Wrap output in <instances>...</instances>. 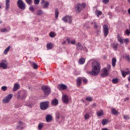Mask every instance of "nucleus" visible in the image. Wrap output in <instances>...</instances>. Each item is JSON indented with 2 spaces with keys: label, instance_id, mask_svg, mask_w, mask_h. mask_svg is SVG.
I'll use <instances>...</instances> for the list:
<instances>
[{
  "label": "nucleus",
  "instance_id": "obj_1",
  "mask_svg": "<svg viewBox=\"0 0 130 130\" xmlns=\"http://www.w3.org/2000/svg\"><path fill=\"white\" fill-rule=\"evenodd\" d=\"M92 71L90 72H87L88 74L91 75V76H97L99 73H100V64L99 62L96 61H94L92 63Z\"/></svg>",
  "mask_w": 130,
  "mask_h": 130
},
{
  "label": "nucleus",
  "instance_id": "obj_2",
  "mask_svg": "<svg viewBox=\"0 0 130 130\" xmlns=\"http://www.w3.org/2000/svg\"><path fill=\"white\" fill-rule=\"evenodd\" d=\"M42 90L43 91L45 95L46 96H48L50 93H51V90L50 89V87L48 86H43L41 87Z\"/></svg>",
  "mask_w": 130,
  "mask_h": 130
},
{
  "label": "nucleus",
  "instance_id": "obj_3",
  "mask_svg": "<svg viewBox=\"0 0 130 130\" xmlns=\"http://www.w3.org/2000/svg\"><path fill=\"white\" fill-rule=\"evenodd\" d=\"M49 106V102L46 101L40 103V108L42 110H46L47 108H48Z\"/></svg>",
  "mask_w": 130,
  "mask_h": 130
},
{
  "label": "nucleus",
  "instance_id": "obj_4",
  "mask_svg": "<svg viewBox=\"0 0 130 130\" xmlns=\"http://www.w3.org/2000/svg\"><path fill=\"white\" fill-rule=\"evenodd\" d=\"M62 21L64 22V23H69V24H72L73 22V18L71 16L66 15L64 17L62 18Z\"/></svg>",
  "mask_w": 130,
  "mask_h": 130
},
{
  "label": "nucleus",
  "instance_id": "obj_5",
  "mask_svg": "<svg viewBox=\"0 0 130 130\" xmlns=\"http://www.w3.org/2000/svg\"><path fill=\"white\" fill-rule=\"evenodd\" d=\"M86 7V5L85 4H77L76 7H75V11L77 13H80L84 8Z\"/></svg>",
  "mask_w": 130,
  "mask_h": 130
},
{
  "label": "nucleus",
  "instance_id": "obj_6",
  "mask_svg": "<svg viewBox=\"0 0 130 130\" xmlns=\"http://www.w3.org/2000/svg\"><path fill=\"white\" fill-rule=\"evenodd\" d=\"M12 98H13V94H9L3 100V103L5 104L9 103V102L11 101V99H12Z\"/></svg>",
  "mask_w": 130,
  "mask_h": 130
},
{
  "label": "nucleus",
  "instance_id": "obj_7",
  "mask_svg": "<svg viewBox=\"0 0 130 130\" xmlns=\"http://www.w3.org/2000/svg\"><path fill=\"white\" fill-rule=\"evenodd\" d=\"M17 6L21 10H25L26 5L22 0H18L17 1Z\"/></svg>",
  "mask_w": 130,
  "mask_h": 130
},
{
  "label": "nucleus",
  "instance_id": "obj_8",
  "mask_svg": "<svg viewBox=\"0 0 130 130\" xmlns=\"http://www.w3.org/2000/svg\"><path fill=\"white\" fill-rule=\"evenodd\" d=\"M21 95H18L17 98H20L21 100L25 99L27 97V91L26 90H22L20 92Z\"/></svg>",
  "mask_w": 130,
  "mask_h": 130
},
{
  "label": "nucleus",
  "instance_id": "obj_9",
  "mask_svg": "<svg viewBox=\"0 0 130 130\" xmlns=\"http://www.w3.org/2000/svg\"><path fill=\"white\" fill-rule=\"evenodd\" d=\"M55 116L56 119H59L60 118V122H62V121H64V117L61 115L59 112H57L56 113Z\"/></svg>",
  "mask_w": 130,
  "mask_h": 130
},
{
  "label": "nucleus",
  "instance_id": "obj_10",
  "mask_svg": "<svg viewBox=\"0 0 130 130\" xmlns=\"http://www.w3.org/2000/svg\"><path fill=\"white\" fill-rule=\"evenodd\" d=\"M76 48L77 50H84V51H88V50L86 48L83 47L81 43H78L77 45H76Z\"/></svg>",
  "mask_w": 130,
  "mask_h": 130
},
{
  "label": "nucleus",
  "instance_id": "obj_11",
  "mask_svg": "<svg viewBox=\"0 0 130 130\" xmlns=\"http://www.w3.org/2000/svg\"><path fill=\"white\" fill-rule=\"evenodd\" d=\"M103 31H104V34L106 37L107 35H108V33H109V29L108 28V26L106 25H104L103 26Z\"/></svg>",
  "mask_w": 130,
  "mask_h": 130
},
{
  "label": "nucleus",
  "instance_id": "obj_12",
  "mask_svg": "<svg viewBox=\"0 0 130 130\" xmlns=\"http://www.w3.org/2000/svg\"><path fill=\"white\" fill-rule=\"evenodd\" d=\"M7 60H3L2 62L0 63V68H2L3 69V70H6L8 68V64L7 63H5L4 62H6Z\"/></svg>",
  "mask_w": 130,
  "mask_h": 130
},
{
  "label": "nucleus",
  "instance_id": "obj_13",
  "mask_svg": "<svg viewBox=\"0 0 130 130\" xmlns=\"http://www.w3.org/2000/svg\"><path fill=\"white\" fill-rule=\"evenodd\" d=\"M58 89L60 91H62V90H66L68 89V86H67L66 84H59L58 86Z\"/></svg>",
  "mask_w": 130,
  "mask_h": 130
},
{
  "label": "nucleus",
  "instance_id": "obj_14",
  "mask_svg": "<svg viewBox=\"0 0 130 130\" xmlns=\"http://www.w3.org/2000/svg\"><path fill=\"white\" fill-rule=\"evenodd\" d=\"M41 5H43V8L44 9H47L48 7H49V2L42 0L41 2Z\"/></svg>",
  "mask_w": 130,
  "mask_h": 130
},
{
  "label": "nucleus",
  "instance_id": "obj_15",
  "mask_svg": "<svg viewBox=\"0 0 130 130\" xmlns=\"http://www.w3.org/2000/svg\"><path fill=\"white\" fill-rule=\"evenodd\" d=\"M108 76V70L107 68L102 69V77H107Z\"/></svg>",
  "mask_w": 130,
  "mask_h": 130
},
{
  "label": "nucleus",
  "instance_id": "obj_16",
  "mask_svg": "<svg viewBox=\"0 0 130 130\" xmlns=\"http://www.w3.org/2000/svg\"><path fill=\"white\" fill-rule=\"evenodd\" d=\"M62 100L63 103H66V104H68L69 103V96L66 94H64L62 96Z\"/></svg>",
  "mask_w": 130,
  "mask_h": 130
},
{
  "label": "nucleus",
  "instance_id": "obj_17",
  "mask_svg": "<svg viewBox=\"0 0 130 130\" xmlns=\"http://www.w3.org/2000/svg\"><path fill=\"white\" fill-rule=\"evenodd\" d=\"M52 120V116L51 115H47L46 116V121L47 122H50Z\"/></svg>",
  "mask_w": 130,
  "mask_h": 130
},
{
  "label": "nucleus",
  "instance_id": "obj_18",
  "mask_svg": "<svg viewBox=\"0 0 130 130\" xmlns=\"http://www.w3.org/2000/svg\"><path fill=\"white\" fill-rule=\"evenodd\" d=\"M52 105H53L54 106H56L58 104V100L56 99H54L52 100L51 101Z\"/></svg>",
  "mask_w": 130,
  "mask_h": 130
},
{
  "label": "nucleus",
  "instance_id": "obj_19",
  "mask_svg": "<svg viewBox=\"0 0 130 130\" xmlns=\"http://www.w3.org/2000/svg\"><path fill=\"white\" fill-rule=\"evenodd\" d=\"M67 41L69 44H73V45L76 44L75 40H71V39L69 38L67 39Z\"/></svg>",
  "mask_w": 130,
  "mask_h": 130
},
{
  "label": "nucleus",
  "instance_id": "obj_20",
  "mask_svg": "<svg viewBox=\"0 0 130 130\" xmlns=\"http://www.w3.org/2000/svg\"><path fill=\"white\" fill-rule=\"evenodd\" d=\"M96 115L98 116H103V115H104V113L103 112V110H100L97 111Z\"/></svg>",
  "mask_w": 130,
  "mask_h": 130
},
{
  "label": "nucleus",
  "instance_id": "obj_21",
  "mask_svg": "<svg viewBox=\"0 0 130 130\" xmlns=\"http://www.w3.org/2000/svg\"><path fill=\"white\" fill-rule=\"evenodd\" d=\"M121 72L122 77L123 78H125V77L126 76V75H129V74H130L129 71H127V72H124L123 71H121Z\"/></svg>",
  "mask_w": 130,
  "mask_h": 130
},
{
  "label": "nucleus",
  "instance_id": "obj_22",
  "mask_svg": "<svg viewBox=\"0 0 130 130\" xmlns=\"http://www.w3.org/2000/svg\"><path fill=\"white\" fill-rule=\"evenodd\" d=\"M11 30V27L10 26L7 27V28H2L1 29V32H9Z\"/></svg>",
  "mask_w": 130,
  "mask_h": 130
},
{
  "label": "nucleus",
  "instance_id": "obj_23",
  "mask_svg": "<svg viewBox=\"0 0 130 130\" xmlns=\"http://www.w3.org/2000/svg\"><path fill=\"white\" fill-rule=\"evenodd\" d=\"M19 88L20 85L17 83H15L14 85L13 91H17V90H19Z\"/></svg>",
  "mask_w": 130,
  "mask_h": 130
},
{
  "label": "nucleus",
  "instance_id": "obj_24",
  "mask_svg": "<svg viewBox=\"0 0 130 130\" xmlns=\"http://www.w3.org/2000/svg\"><path fill=\"white\" fill-rule=\"evenodd\" d=\"M10 9V0H6V9Z\"/></svg>",
  "mask_w": 130,
  "mask_h": 130
},
{
  "label": "nucleus",
  "instance_id": "obj_25",
  "mask_svg": "<svg viewBox=\"0 0 130 130\" xmlns=\"http://www.w3.org/2000/svg\"><path fill=\"white\" fill-rule=\"evenodd\" d=\"M81 84H82V78L79 77L77 80V86H81Z\"/></svg>",
  "mask_w": 130,
  "mask_h": 130
},
{
  "label": "nucleus",
  "instance_id": "obj_26",
  "mask_svg": "<svg viewBox=\"0 0 130 130\" xmlns=\"http://www.w3.org/2000/svg\"><path fill=\"white\" fill-rule=\"evenodd\" d=\"M116 64V58H113L112 59V67H115V64Z\"/></svg>",
  "mask_w": 130,
  "mask_h": 130
},
{
  "label": "nucleus",
  "instance_id": "obj_27",
  "mask_svg": "<svg viewBox=\"0 0 130 130\" xmlns=\"http://www.w3.org/2000/svg\"><path fill=\"white\" fill-rule=\"evenodd\" d=\"M58 15H59V12H58V9H55V17L56 19L58 18Z\"/></svg>",
  "mask_w": 130,
  "mask_h": 130
},
{
  "label": "nucleus",
  "instance_id": "obj_28",
  "mask_svg": "<svg viewBox=\"0 0 130 130\" xmlns=\"http://www.w3.org/2000/svg\"><path fill=\"white\" fill-rule=\"evenodd\" d=\"M11 49V46H8L5 50L4 52V53L5 54H8V53L9 52V51L10 50V49Z\"/></svg>",
  "mask_w": 130,
  "mask_h": 130
},
{
  "label": "nucleus",
  "instance_id": "obj_29",
  "mask_svg": "<svg viewBox=\"0 0 130 130\" xmlns=\"http://www.w3.org/2000/svg\"><path fill=\"white\" fill-rule=\"evenodd\" d=\"M79 63L80 64H84V63H85V59H84L83 58H81L79 59Z\"/></svg>",
  "mask_w": 130,
  "mask_h": 130
},
{
  "label": "nucleus",
  "instance_id": "obj_30",
  "mask_svg": "<svg viewBox=\"0 0 130 130\" xmlns=\"http://www.w3.org/2000/svg\"><path fill=\"white\" fill-rule=\"evenodd\" d=\"M53 47V45L51 43H48L47 44V48L48 49H52V48Z\"/></svg>",
  "mask_w": 130,
  "mask_h": 130
},
{
  "label": "nucleus",
  "instance_id": "obj_31",
  "mask_svg": "<svg viewBox=\"0 0 130 130\" xmlns=\"http://www.w3.org/2000/svg\"><path fill=\"white\" fill-rule=\"evenodd\" d=\"M112 113L114 114V115H117L118 114V112L116 111L115 109H112Z\"/></svg>",
  "mask_w": 130,
  "mask_h": 130
},
{
  "label": "nucleus",
  "instance_id": "obj_32",
  "mask_svg": "<svg viewBox=\"0 0 130 130\" xmlns=\"http://www.w3.org/2000/svg\"><path fill=\"white\" fill-rule=\"evenodd\" d=\"M43 126H44V124L43 123H40L38 125V129L42 130Z\"/></svg>",
  "mask_w": 130,
  "mask_h": 130
},
{
  "label": "nucleus",
  "instance_id": "obj_33",
  "mask_svg": "<svg viewBox=\"0 0 130 130\" xmlns=\"http://www.w3.org/2000/svg\"><path fill=\"white\" fill-rule=\"evenodd\" d=\"M117 40L118 41H119L120 44H123V39H122V38L120 37H118Z\"/></svg>",
  "mask_w": 130,
  "mask_h": 130
},
{
  "label": "nucleus",
  "instance_id": "obj_34",
  "mask_svg": "<svg viewBox=\"0 0 130 130\" xmlns=\"http://www.w3.org/2000/svg\"><path fill=\"white\" fill-rule=\"evenodd\" d=\"M95 15H96L97 17H99V16H101V15H102V12L99 10H96L95 11Z\"/></svg>",
  "mask_w": 130,
  "mask_h": 130
},
{
  "label": "nucleus",
  "instance_id": "obj_35",
  "mask_svg": "<svg viewBox=\"0 0 130 130\" xmlns=\"http://www.w3.org/2000/svg\"><path fill=\"white\" fill-rule=\"evenodd\" d=\"M117 46H118V44H116L115 43L112 44V47L115 50H116V49H117Z\"/></svg>",
  "mask_w": 130,
  "mask_h": 130
},
{
  "label": "nucleus",
  "instance_id": "obj_36",
  "mask_svg": "<svg viewBox=\"0 0 130 130\" xmlns=\"http://www.w3.org/2000/svg\"><path fill=\"white\" fill-rule=\"evenodd\" d=\"M113 84H117L118 83V78H114L112 80Z\"/></svg>",
  "mask_w": 130,
  "mask_h": 130
},
{
  "label": "nucleus",
  "instance_id": "obj_37",
  "mask_svg": "<svg viewBox=\"0 0 130 130\" xmlns=\"http://www.w3.org/2000/svg\"><path fill=\"white\" fill-rule=\"evenodd\" d=\"M108 123V121H107L105 119H103V120L102 121V123L103 125H105V124H107Z\"/></svg>",
  "mask_w": 130,
  "mask_h": 130
},
{
  "label": "nucleus",
  "instance_id": "obj_38",
  "mask_svg": "<svg viewBox=\"0 0 130 130\" xmlns=\"http://www.w3.org/2000/svg\"><path fill=\"white\" fill-rule=\"evenodd\" d=\"M49 36H50V37H51V38H53V37H54V36H55V33L53 31H51L49 34Z\"/></svg>",
  "mask_w": 130,
  "mask_h": 130
},
{
  "label": "nucleus",
  "instance_id": "obj_39",
  "mask_svg": "<svg viewBox=\"0 0 130 130\" xmlns=\"http://www.w3.org/2000/svg\"><path fill=\"white\" fill-rule=\"evenodd\" d=\"M90 117V114L89 113H86L85 115H84V119L85 120L87 119H89V118Z\"/></svg>",
  "mask_w": 130,
  "mask_h": 130
},
{
  "label": "nucleus",
  "instance_id": "obj_40",
  "mask_svg": "<svg viewBox=\"0 0 130 130\" xmlns=\"http://www.w3.org/2000/svg\"><path fill=\"white\" fill-rule=\"evenodd\" d=\"M42 13L43 12L41 10H38V11L37 12V15L38 16H40V15H42Z\"/></svg>",
  "mask_w": 130,
  "mask_h": 130
},
{
  "label": "nucleus",
  "instance_id": "obj_41",
  "mask_svg": "<svg viewBox=\"0 0 130 130\" xmlns=\"http://www.w3.org/2000/svg\"><path fill=\"white\" fill-rule=\"evenodd\" d=\"M32 68L35 69L36 70L38 69L37 67V64H36L35 62L32 63Z\"/></svg>",
  "mask_w": 130,
  "mask_h": 130
},
{
  "label": "nucleus",
  "instance_id": "obj_42",
  "mask_svg": "<svg viewBox=\"0 0 130 130\" xmlns=\"http://www.w3.org/2000/svg\"><path fill=\"white\" fill-rule=\"evenodd\" d=\"M25 2L29 6L32 5V0H25Z\"/></svg>",
  "mask_w": 130,
  "mask_h": 130
},
{
  "label": "nucleus",
  "instance_id": "obj_43",
  "mask_svg": "<svg viewBox=\"0 0 130 130\" xmlns=\"http://www.w3.org/2000/svg\"><path fill=\"white\" fill-rule=\"evenodd\" d=\"M123 118H124V119H125V120H127V119H129V118H130L129 115H124V116H123Z\"/></svg>",
  "mask_w": 130,
  "mask_h": 130
},
{
  "label": "nucleus",
  "instance_id": "obj_44",
  "mask_svg": "<svg viewBox=\"0 0 130 130\" xmlns=\"http://www.w3.org/2000/svg\"><path fill=\"white\" fill-rule=\"evenodd\" d=\"M86 101L91 102V101H92V100H93V99L92 98V97L88 96L86 98Z\"/></svg>",
  "mask_w": 130,
  "mask_h": 130
},
{
  "label": "nucleus",
  "instance_id": "obj_45",
  "mask_svg": "<svg viewBox=\"0 0 130 130\" xmlns=\"http://www.w3.org/2000/svg\"><path fill=\"white\" fill-rule=\"evenodd\" d=\"M1 89H2V90H3V91H7V90L8 89V87H7L6 86H4L1 87Z\"/></svg>",
  "mask_w": 130,
  "mask_h": 130
},
{
  "label": "nucleus",
  "instance_id": "obj_46",
  "mask_svg": "<svg viewBox=\"0 0 130 130\" xmlns=\"http://www.w3.org/2000/svg\"><path fill=\"white\" fill-rule=\"evenodd\" d=\"M20 126L18 127L19 128H23V127H22V125H23V122L22 121H19L18 122Z\"/></svg>",
  "mask_w": 130,
  "mask_h": 130
},
{
  "label": "nucleus",
  "instance_id": "obj_47",
  "mask_svg": "<svg viewBox=\"0 0 130 130\" xmlns=\"http://www.w3.org/2000/svg\"><path fill=\"white\" fill-rule=\"evenodd\" d=\"M124 43H125L126 44H127L128 42H129V39H128V38H126L124 40Z\"/></svg>",
  "mask_w": 130,
  "mask_h": 130
},
{
  "label": "nucleus",
  "instance_id": "obj_48",
  "mask_svg": "<svg viewBox=\"0 0 130 130\" xmlns=\"http://www.w3.org/2000/svg\"><path fill=\"white\" fill-rule=\"evenodd\" d=\"M125 58L126 59V60H128V61H130V56L128 55H127L125 56Z\"/></svg>",
  "mask_w": 130,
  "mask_h": 130
},
{
  "label": "nucleus",
  "instance_id": "obj_49",
  "mask_svg": "<svg viewBox=\"0 0 130 130\" xmlns=\"http://www.w3.org/2000/svg\"><path fill=\"white\" fill-rule=\"evenodd\" d=\"M40 3V0H34L35 5H38Z\"/></svg>",
  "mask_w": 130,
  "mask_h": 130
},
{
  "label": "nucleus",
  "instance_id": "obj_50",
  "mask_svg": "<svg viewBox=\"0 0 130 130\" xmlns=\"http://www.w3.org/2000/svg\"><path fill=\"white\" fill-rule=\"evenodd\" d=\"M125 34L126 35H127L128 36V35H129L130 34V30L128 29H126L125 31Z\"/></svg>",
  "mask_w": 130,
  "mask_h": 130
},
{
  "label": "nucleus",
  "instance_id": "obj_51",
  "mask_svg": "<svg viewBox=\"0 0 130 130\" xmlns=\"http://www.w3.org/2000/svg\"><path fill=\"white\" fill-rule=\"evenodd\" d=\"M103 4H108L109 3V0H103Z\"/></svg>",
  "mask_w": 130,
  "mask_h": 130
},
{
  "label": "nucleus",
  "instance_id": "obj_52",
  "mask_svg": "<svg viewBox=\"0 0 130 130\" xmlns=\"http://www.w3.org/2000/svg\"><path fill=\"white\" fill-rule=\"evenodd\" d=\"M29 11L31 12H34V7H33V6H30L29 7Z\"/></svg>",
  "mask_w": 130,
  "mask_h": 130
},
{
  "label": "nucleus",
  "instance_id": "obj_53",
  "mask_svg": "<svg viewBox=\"0 0 130 130\" xmlns=\"http://www.w3.org/2000/svg\"><path fill=\"white\" fill-rule=\"evenodd\" d=\"M111 68V66H110V64H108L107 66V69H108V71H109V70H110V68Z\"/></svg>",
  "mask_w": 130,
  "mask_h": 130
},
{
  "label": "nucleus",
  "instance_id": "obj_54",
  "mask_svg": "<svg viewBox=\"0 0 130 130\" xmlns=\"http://www.w3.org/2000/svg\"><path fill=\"white\" fill-rule=\"evenodd\" d=\"M97 27H98L97 24H96V22H94V28L96 29Z\"/></svg>",
  "mask_w": 130,
  "mask_h": 130
},
{
  "label": "nucleus",
  "instance_id": "obj_55",
  "mask_svg": "<svg viewBox=\"0 0 130 130\" xmlns=\"http://www.w3.org/2000/svg\"><path fill=\"white\" fill-rule=\"evenodd\" d=\"M83 83H86L88 82V80L86 79H84L83 80Z\"/></svg>",
  "mask_w": 130,
  "mask_h": 130
},
{
  "label": "nucleus",
  "instance_id": "obj_56",
  "mask_svg": "<svg viewBox=\"0 0 130 130\" xmlns=\"http://www.w3.org/2000/svg\"><path fill=\"white\" fill-rule=\"evenodd\" d=\"M129 98H126L124 99V101H127V100H129Z\"/></svg>",
  "mask_w": 130,
  "mask_h": 130
},
{
  "label": "nucleus",
  "instance_id": "obj_57",
  "mask_svg": "<svg viewBox=\"0 0 130 130\" xmlns=\"http://www.w3.org/2000/svg\"><path fill=\"white\" fill-rule=\"evenodd\" d=\"M127 12H128V14L130 15V8L128 9Z\"/></svg>",
  "mask_w": 130,
  "mask_h": 130
},
{
  "label": "nucleus",
  "instance_id": "obj_58",
  "mask_svg": "<svg viewBox=\"0 0 130 130\" xmlns=\"http://www.w3.org/2000/svg\"><path fill=\"white\" fill-rule=\"evenodd\" d=\"M66 41H64L63 42H62V44L64 45L66 44Z\"/></svg>",
  "mask_w": 130,
  "mask_h": 130
},
{
  "label": "nucleus",
  "instance_id": "obj_59",
  "mask_svg": "<svg viewBox=\"0 0 130 130\" xmlns=\"http://www.w3.org/2000/svg\"><path fill=\"white\" fill-rule=\"evenodd\" d=\"M102 130H108L107 128H103L102 129Z\"/></svg>",
  "mask_w": 130,
  "mask_h": 130
},
{
  "label": "nucleus",
  "instance_id": "obj_60",
  "mask_svg": "<svg viewBox=\"0 0 130 130\" xmlns=\"http://www.w3.org/2000/svg\"><path fill=\"white\" fill-rule=\"evenodd\" d=\"M36 41H38V38H37L36 39Z\"/></svg>",
  "mask_w": 130,
  "mask_h": 130
},
{
  "label": "nucleus",
  "instance_id": "obj_61",
  "mask_svg": "<svg viewBox=\"0 0 130 130\" xmlns=\"http://www.w3.org/2000/svg\"><path fill=\"white\" fill-rule=\"evenodd\" d=\"M93 106H96V104H93Z\"/></svg>",
  "mask_w": 130,
  "mask_h": 130
},
{
  "label": "nucleus",
  "instance_id": "obj_62",
  "mask_svg": "<svg viewBox=\"0 0 130 130\" xmlns=\"http://www.w3.org/2000/svg\"><path fill=\"white\" fill-rule=\"evenodd\" d=\"M2 8V7L0 6V9Z\"/></svg>",
  "mask_w": 130,
  "mask_h": 130
},
{
  "label": "nucleus",
  "instance_id": "obj_63",
  "mask_svg": "<svg viewBox=\"0 0 130 130\" xmlns=\"http://www.w3.org/2000/svg\"><path fill=\"white\" fill-rule=\"evenodd\" d=\"M91 24H93V22L91 23Z\"/></svg>",
  "mask_w": 130,
  "mask_h": 130
},
{
  "label": "nucleus",
  "instance_id": "obj_64",
  "mask_svg": "<svg viewBox=\"0 0 130 130\" xmlns=\"http://www.w3.org/2000/svg\"><path fill=\"white\" fill-rule=\"evenodd\" d=\"M0 23H2V22L0 21Z\"/></svg>",
  "mask_w": 130,
  "mask_h": 130
}]
</instances>
